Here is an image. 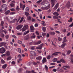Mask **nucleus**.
Listing matches in <instances>:
<instances>
[{
    "label": "nucleus",
    "mask_w": 73,
    "mask_h": 73,
    "mask_svg": "<svg viewBox=\"0 0 73 73\" xmlns=\"http://www.w3.org/2000/svg\"><path fill=\"white\" fill-rule=\"evenodd\" d=\"M1 10L2 11H4V12H5L7 10V6L6 4H4L1 7Z\"/></svg>",
    "instance_id": "nucleus-1"
},
{
    "label": "nucleus",
    "mask_w": 73,
    "mask_h": 73,
    "mask_svg": "<svg viewBox=\"0 0 73 73\" xmlns=\"http://www.w3.org/2000/svg\"><path fill=\"white\" fill-rule=\"evenodd\" d=\"M5 52H6V50L4 47H3L0 48V53H1L3 54V53H4Z\"/></svg>",
    "instance_id": "nucleus-2"
},
{
    "label": "nucleus",
    "mask_w": 73,
    "mask_h": 73,
    "mask_svg": "<svg viewBox=\"0 0 73 73\" xmlns=\"http://www.w3.org/2000/svg\"><path fill=\"white\" fill-rule=\"evenodd\" d=\"M28 28V26L27 25H25L23 27L22 29V32H24Z\"/></svg>",
    "instance_id": "nucleus-3"
},
{
    "label": "nucleus",
    "mask_w": 73,
    "mask_h": 73,
    "mask_svg": "<svg viewBox=\"0 0 73 73\" xmlns=\"http://www.w3.org/2000/svg\"><path fill=\"white\" fill-rule=\"evenodd\" d=\"M3 46L6 48V49H8V46L7 45L6 42H3L2 43Z\"/></svg>",
    "instance_id": "nucleus-4"
},
{
    "label": "nucleus",
    "mask_w": 73,
    "mask_h": 73,
    "mask_svg": "<svg viewBox=\"0 0 73 73\" xmlns=\"http://www.w3.org/2000/svg\"><path fill=\"white\" fill-rule=\"evenodd\" d=\"M43 45L44 44L42 43L39 46L37 47L36 48L38 49H42V47L43 46Z\"/></svg>",
    "instance_id": "nucleus-5"
},
{
    "label": "nucleus",
    "mask_w": 73,
    "mask_h": 73,
    "mask_svg": "<svg viewBox=\"0 0 73 73\" xmlns=\"http://www.w3.org/2000/svg\"><path fill=\"white\" fill-rule=\"evenodd\" d=\"M20 8H23L22 9L23 10H24V9L25 8V5H23L21 4V3H20Z\"/></svg>",
    "instance_id": "nucleus-6"
},
{
    "label": "nucleus",
    "mask_w": 73,
    "mask_h": 73,
    "mask_svg": "<svg viewBox=\"0 0 73 73\" xmlns=\"http://www.w3.org/2000/svg\"><path fill=\"white\" fill-rule=\"evenodd\" d=\"M29 38H30L29 37V35H27L25 36L24 39L25 40H28Z\"/></svg>",
    "instance_id": "nucleus-7"
},
{
    "label": "nucleus",
    "mask_w": 73,
    "mask_h": 73,
    "mask_svg": "<svg viewBox=\"0 0 73 73\" xmlns=\"http://www.w3.org/2000/svg\"><path fill=\"white\" fill-rule=\"evenodd\" d=\"M30 54L32 56H35V55L36 54L35 52L33 51H31L30 52Z\"/></svg>",
    "instance_id": "nucleus-8"
},
{
    "label": "nucleus",
    "mask_w": 73,
    "mask_h": 73,
    "mask_svg": "<svg viewBox=\"0 0 73 73\" xmlns=\"http://www.w3.org/2000/svg\"><path fill=\"white\" fill-rule=\"evenodd\" d=\"M41 43V41H38L36 43L35 42H34V45H39V44H40Z\"/></svg>",
    "instance_id": "nucleus-9"
},
{
    "label": "nucleus",
    "mask_w": 73,
    "mask_h": 73,
    "mask_svg": "<svg viewBox=\"0 0 73 73\" xmlns=\"http://www.w3.org/2000/svg\"><path fill=\"white\" fill-rule=\"evenodd\" d=\"M23 25H18V26H17V27H16L17 29V30H18L19 29H21V28L23 27Z\"/></svg>",
    "instance_id": "nucleus-10"
},
{
    "label": "nucleus",
    "mask_w": 73,
    "mask_h": 73,
    "mask_svg": "<svg viewBox=\"0 0 73 73\" xmlns=\"http://www.w3.org/2000/svg\"><path fill=\"white\" fill-rule=\"evenodd\" d=\"M66 7H67V8H70V2L69 1H68L67 4L66 5Z\"/></svg>",
    "instance_id": "nucleus-11"
},
{
    "label": "nucleus",
    "mask_w": 73,
    "mask_h": 73,
    "mask_svg": "<svg viewBox=\"0 0 73 73\" xmlns=\"http://www.w3.org/2000/svg\"><path fill=\"white\" fill-rule=\"evenodd\" d=\"M5 54L6 56H10V52L9 51H7L5 53Z\"/></svg>",
    "instance_id": "nucleus-12"
},
{
    "label": "nucleus",
    "mask_w": 73,
    "mask_h": 73,
    "mask_svg": "<svg viewBox=\"0 0 73 73\" xmlns=\"http://www.w3.org/2000/svg\"><path fill=\"white\" fill-rule=\"evenodd\" d=\"M12 58V57L11 56H10L7 58L6 60L7 61H9V60H11Z\"/></svg>",
    "instance_id": "nucleus-13"
},
{
    "label": "nucleus",
    "mask_w": 73,
    "mask_h": 73,
    "mask_svg": "<svg viewBox=\"0 0 73 73\" xmlns=\"http://www.w3.org/2000/svg\"><path fill=\"white\" fill-rule=\"evenodd\" d=\"M55 1H53V2L52 3V2H51V4H52V7H53L54 6V3H56L57 2V1L56 0H55Z\"/></svg>",
    "instance_id": "nucleus-14"
},
{
    "label": "nucleus",
    "mask_w": 73,
    "mask_h": 73,
    "mask_svg": "<svg viewBox=\"0 0 73 73\" xmlns=\"http://www.w3.org/2000/svg\"><path fill=\"white\" fill-rule=\"evenodd\" d=\"M58 7V3H57L54 7V10H56Z\"/></svg>",
    "instance_id": "nucleus-15"
},
{
    "label": "nucleus",
    "mask_w": 73,
    "mask_h": 73,
    "mask_svg": "<svg viewBox=\"0 0 73 73\" xmlns=\"http://www.w3.org/2000/svg\"><path fill=\"white\" fill-rule=\"evenodd\" d=\"M42 59V57L41 56H38L36 58V60H40Z\"/></svg>",
    "instance_id": "nucleus-16"
},
{
    "label": "nucleus",
    "mask_w": 73,
    "mask_h": 73,
    "mask_svg": "<svg viewBox=\"0 0 73 73\" xmlns=\"http://www.w3.org/2000/svg\"><path fill=\"white\" fill-rule=\"evenodd\" d=\"M41 9L42 10H48V8L46 7H41Z\"/></svg>",
    "instance_id": "nucleus-17"
},
{
    "label": "nucleus",
    "mask_w": 73,
    "mask_h": 73,
    "mask_svg": "<svg viewBox=\"0 0 73 73\" xmlns=\"http://www.w3.org/2000/svg\"><path fill=\"white\" fill-rule=\"evenodd\" d=\"M31 31H34L35 30V28L33 26H31L30 27Z\"/></svg>",
    "instance_id": "nucleus-18"
},
{
    "label": "nucleus",
    "mask_w": 73,
    "mask_h": 73,
    "mask_svg": "<svg viewBox=\"0 0 73 73\" xmlns=\"http://www.w3.org/2000/svg\"><path fill=\"white\" fill-rule=\"evenodd\" d=\"M42 61L43 64H44L45 62H46V58H43Z\"/></svg>",
    "instance_id": "nucleus-19"
},
{
    "label": "nucleus",
    "mask_w": 73,
    "mask_h": 73,
    "mask_svg": "<svg viewBox=\"0 0 73 73\" xmlns=\"http://www.w3.org/2000/svg\"><path fill=\"white\" fill-rule=\"evenodd\" d=\"M25 15L27 17H28V16H30V14H29V13L27 12H25Z\"/></svg>",
    "instance_id": "nucleus-20"
},
{
    "label": "nucleus",
    "mask_w": 73,
    "mask_h": 73,
    "mask_svg": "<svg viewBox=\"0 0 73 73\" xmlns=\"http://www.w3.org/2000/svg\"><path fill=\"white\" fill-rule=\"evenodd\" d=\"M60 62H62L63 63H65L66 62V61L64 60V59H62L60 60Z\"/></svg>",
    "instance_id": "nucleus-21"
},
{
    "label": "nucleus",
    "mask_w": 73,
    "mask_h": 73,
    "mask_svg": "<svg viewBox=\"0 0 73 73\" xmlns=\"http://www.w3.org/2000/svg\"><path fill=\"white\" fill-rule=\"evenodd\" d=\"M66 37L65 36L63 38V41L62 42V43H64V42H66Z\"/></svg>",
    "instance_id": "nucleus-22"
},
{
    "label": "nucleus",
    "mask_w": 73,
    "mask_h": 73,
    "mask_svg": "<svg viewBox=\"0 0 73 73\" xmlns=\"http://www.w3.org/2000/svg\"><path fill=\"white\" fill-rule=\"evenodd\" d=\"M29 33V31L28 30L27 31H25L24 33H23V35H27V34H28V33Z\"/></svg>",
    "instance_id": "nucleus-23"
},
{
    "label": "nucleus",
    "mask_w": 73,
    "mask_h": 73,
    "mask_svg": "<svg viewBox=\"0 0 73 73\" xmlns=\"http://www.w3.org/2000/svg\"><path fill=\"white\" fill-rule=\"evenodd\" d=\"M35 37H36V35H35V34L33 33V35L31 36V38H35Z\"/></svg>",
    "instance_id": "nucleus-24"
},
{
    "label": "nucleus",
    "mask_w": 73,
    "mask_h": 73,
    "mask_svg": "<svg viewBox=\"0 0 73 73\" xmlns=\"http://www.w3.org/2000/svg\"><path fill=\"white\" fill-rule=\"evenodd\" d=\"M27 20L29 21H31V17L30 16L28 17L27 18Z\"/></svg>",
    "instance_id": "nucleus-25"
},
{
    "label": "nucleus",
    "mask_w": 73,
    "mask_h": 73,
    "mask_svg": "<svg viewBox=\"0 0 73 73\" xmlns=\"http://www.w3.org/2000/svg\"><path fill=\"white\" fill-rule=\"evenodd\" d=\"M10 13V11L9 10H7L6 12L5 13V15H8L9 13Z\"/></svg>",
    "instance_id": "nucleus-26"
},
{
    "label": "nucleus",
    "mask_w": 73,
    "mask_h": 73,
    "mask_svg": "<svg viewBox=\"0 0 73 73\" xmlns=\"http://www.w3.org/2000/svg\"><path fill=\"white\" fill-rule=\"evenodd\" d=\"M65 45H66V44L65 43H64L63 44L61 45V47L62 48H64L65 47Z\"/></svg>",
    "instance_id": "nucleus-27"
},
{
    "label": "nucleus",
    "mask_w": 73,
    "mask_h": 73,
    "mask_svg": "<svg viewBox=\"0 0 73 73\" xmlns=\"http://www.w3.org/2000/svg\"><path fill=\"white\" fill-rule=\"evenodd\" d=\"M10 6L11 7V8H13V7H14L15 6V4L13 3H12L10 4Z\"/></svg>",
    "instance_id": "nucleus-28"
},
{
    "label": "nucleus",
    "mask_w": 73,
    "mask_h": 73,
    "mask_svg": "<svg viewBox=\"0 0 73 73\" xmlns=\"http://www.w3.org/2000/svg\"><path fill=\"white\" fill-rule=\"evenodd\" d=\"M53 15H56V16H58L59 15V14H58V13L57 12H55L53 13Z\"/></svg>",
    "instance_id": "nucleus-29"
},
{
    "label": "nucleus",
    "mask_w": 73,
    "mask_h": 73,
    "mask_svg": "<svg viewBox=\"0 0 73 73\" xmlns=\"http://www.w3.org/2000/svg\"><path fill=\"white\" fill-rule=\"evenodd\" d=\"M17 19H14L13 21H11L12 23H15L17 21Z\"/></svg>",
    "instance_id": "nucleus-30"
},
{
    "label": "nucleus",
    "mask_w": 73,
    "mask_h": 73,
    "mask_svg": "<svg viewBox=\"0 0 73 73\" xmlns=\"http://www.w3.org/2000/svg\"><path fill=\"white\" fill-rule=\"evenodd\" d=\"M7 64H5L4 65L2 66V68H3V69H5L6 68H7Z\"/></svg>",
    "instance_id": "nucleus-31"
},
{
    "label": "nucleus",
    "mask_w": 73,
    "mask_h": 73,
    "mask_svg": "<svg viewBox=\"0 0 73 73\" xmlns=\"http://www.w3.org/2000/svg\"><path fill=\"white\" fill-rule=\"evenodd\" d=\"M52 61L53 62H57V58H54L52 60Z\"/></svg>",
    "instance_id": "nucleus-32"
},
{
    "label": "nucleus",
    "mask_w": 73,
    "mask_h": 73,
    "mask_svg": "<svg viewBox=\"0 0 73 73\" xmlns=\"http://www.w3.org/2000/svg\"><path fill=\"white\" fill-rule=\"evenodd\" d=\"M1 25L2 27H3V25H4V21H1Z\"/></svg>",
    "instance_id": "nucleus-33"
},
{
    "label": "nucleus",
    "mask_w": 73,
    "mask_h": 73,
    "mask_svg": "<svg viewBox=\"0 0 73 73\" xmlns=\"http://www.w3.org/2000/svg\"><path fill=\"white\" fill-rule=\"evenodd\" d=\"M70 62L71 63H72V64H73V58H70Z\"/></svg>",
    "instance_id": "nucleus-34"
},
{
    "label": "nucleus",
    "mask_w": 73,
    "mask_h": 73,
    "mask_svg": "<svg viewBox=\"0 0 73 73\" xmlns=\"http://www.w3.org/2000/svg\"><path fill=\"white\" fill-rule=\"evenodd\" d=\"M23 20H24V18L22 17L20 21H19V23H22V21H23Z\"/></svg>",
    "instance_id": "nucleus-35"
},
{
    "label": "nucleus",
    "mask_w": 73,
    "mask_h": 73,
    "mask_svg": "<svg viewBox=\"0 0 73 73\" xmlns=\"http://www.w3.org/2000/svg\"><path fill=\"white\" fill-rule=\"evenodd\" d=\"M1 61L2 64H5V61L3 59L1 60Z\"/></svg>",
    "instance_id": "nucleus-36"
},
{
    "label": "nucleus",
    "mask_w": 73,
    "mask_h": 73,
    "mask_svg": "<svg viewBox=\"0 0 73 73\" xmlns=\"http://www.w3.org/2000/svg\"><path fill=\"white\" fill-rule=\"evenodd\" d=\"M42 31L43 32H45L46 31V27H42Z\"/></svg>",
    "instance_id": "nucleus-37"
},
{
    "label": "nucleus",
    "mask_w": 73,
    "mask_h": 73,
    "mask_svg": "<svg viewBox=\"0 0 73 73\" xmlns=\"http://www.w3.org/2000/svg\"><path fill=\"white\" fill-rule=\"evenodd\" d=\"M42 1V0H39L36 2V3L37 4H39V3H41Z\"/></svg>",
    "instance_id": "nucleus-38"
},
{
    "label": "nucleus",
    "mask_w": 73,
    "mask_h": 73,
    "mask_svg": "<svg viewBox=\"0 0 73 73\" xmlns=\"http://www.w3.org/2000/svg\"><path fill=\"white\" fill-rule=\"evenodd\" d=\"M50 58H51V56H50V55H48L47 57V58L48 60H49V59H50Z\"/></svg>",
    "instance_id": "nucleus-39"
},
{
    "label": "nucleus",
    "mask_w": 73,
    "mask_h": 73,
    "mask_svg": "<svg viewBox=\"0 0 73 73\" xmlns=\"http://www.w3.org/2000/svg\"><path fill=\"white\" fill-rule=\"evenodd\" d=\"M22 70H23L22 69L20 68L18 71V73H20V72H21Z\"/></svg>",
    "instance_id": "nucleus-40"
},
{
    "label": "nucleus",
    "mask_w": 73,
    "mask_h": 73,
    "mask_svg": "<svg viewBox=\"0 0 73 73\" xmlns=\"http://www.w3.org/2000/svg\"><path fill=\"white\" fill-rule=\"evenodd\" d=\"M26 11L27 12L29 11V9L28 7H26Z\"/></svg>",
    "instance_id": "nucleus-41"
},
{
    "label": "nucleus",
    "mask_w": 73,
    "mask_h": 73,
    "mask_svg": "<svg viewBox=\"0 0 73 73\" xmlns=\"http://www.w3.org/2000/svg\"><path fill=\"white\" fill-rule=\"evenodd\" d=\"M70 20L68 21V22H72V21H73V19H72V17L70 18Z\"/></svg>",
    "instance_id": "nucleus-42"
},
{
    "label": "nucleus",
    "mask_w": 73,
    "mask_h": 73,
    "mask_svg": "<svg viewBox=\"0 0 73 73\" xmlns=\"http://www.w3.org/2000/svg\"><path fill=\"white\" fill-rule=\"evenodd\" d=\"M32 64L31 63H30V62H29L27 63V66H29V65H31V64Z\"/></svg>",
    "instance_id": "nucleus-43"
},
{
    "label": "nucleus",
    "mask_w": 73,
    "mask_h": 73,
    "mask_svg": "<svg viewBox=\"0 0 73 73\" xmlns=\"http://www.w3.org/2000/svg\"><path fill=\"white\" fill-rule=\"evenodd\" d=\"M58 40L59 41H61L62 40V38H60L59 37H58Z\"/></svg>",
    "instance_id": "nucleus-44"
},
{
    "label": "nucleus",
    "mask_w": 73,
    "mask_h": 73,
    "mask_svg": "<svg viewBox=\"0 0 73 73\" xmlns=\"http://www.w3.org/2000/svg\"><path fill=\"white\" fill-rule=\"evenodd\" d=\"M41 24L42 25H43L44 27H45L46 25V24L45 23H41Z\"/></svg>",
    "instance_id": "nucleus-45"
},
{
    "label": "nucleus",
    "mask_w": 73,
    "mask_h": 73,
    "mask_svg": "<svg viewBox=\"0 0 73 73\" xmlns=\"http://www.w3.org/2000/svg\"><path fill=\"white\" fill-rule=\"evenodd\" d=\"M53 18L55 19H58V17H56V16H54Z\"/></svg>",
    "instance_id": "nucleus-46"
},
{
    "label": "nucleus",
    "mask_w": 73,
    "mask_h": 73,
    "mask_svg": "<svg viewBox=\"0 0 73 73\" xmlns=\"http://www.w3.org/2000/svg\"><path fill=\"white\" fill-rule=\"evenodd\" d=\"M3 31L4 32L5 34H6V33H7V31H6V29H4L3 30Z\"/></svg>",
    "instance_id": "nucleus-47"
},
{
    "label": "nucleus",
    "mask_w": 73,
    "mask_h": 73,
    "mask_svg": "<svg viewBox=\"0 0 73 73\" xmlns=\"http://www.w3.org/2000/svg\"><path fill=\"white\" fill-rule=\"evenodd\" d=\"M18 51L19 53H21V49L20 48H18Z\"/></svg>",
    "instance_id": "nucleus-48"
},
{
    "label": "nucleus",
    "mask_w": 73,
    "mask_h": 73,
    "mask_svg": "<svg viewBox=\"0 0 73 73\" xmlns=\"http://www.w3.org/2000/svg\"><path fill=\"white\" fill-rule=\"evenodd\" d=\"M31 49L32 50H35V47L34 46H32L31 48Z\"/></svg>",
    "instance_id": "nucleus-49"
},
{
    "label": "nucleus",
    "mask_w": 73,
    "mask_h": 73,
    "mask_svg": "<svg viewBox=\"0 0 73 73\" xmlns=\"http://www.w3.org/2000/svg\"><path fill=\"white\" fill-rule=\"evenodd\" d=\"M63 67H64L65 68H70L69 66H63Z\"/></svg>",
    "instance_id": "nucleus-50"
},
{
    "label": "nucleus",
    "mask_w": 73,
    "mask_h": 73,
    "mask_svg": "<svg viewBox=\"0 0 73 73\" xmlns=\"http://www.w3.org/2000/svg\"><path fill=\"white\" fill-rule=\"evenodd\" d=\"M10 10L11 11H13V12H14V11H15V10L14 8L11 9Z\"/></svg>",
    "instance_id": "nucleus-51"
},
{
    "label": "nucleus",
    "mask_w": 73,
    "mask_h": 73,
    "mask_svg": "<svg viewBox=\"0 0 73 73\" xmlns=\"http://www.w3.org/2000/svg\"><path fill=\"white\" fill-rule=\"evenodd\" d=\"M1 37H3L5 36V35L4 34H2L1 35Z\"/></svg>",
    "instance_id": "nucleus-52"
},
{
    "label": "nucleus",
    "mask_w": 73,
    "mask_h": 73,
    "mask_svg": "<svg viewBox=\"0 0 73 73\" xmlns=\"http://www.w3.org/2000/svg\"><path fill=\"white\" fill-rule=\"evenodd\" d=\"M35 33L38 36H39V35H40V34H39V33H38V31H36L35 32Z\"/></svg>",
    "instance_id": "nucleus-53"
},
{
    "label": "nucleus",
    "mask_w": 73,
    "mask_h": 73,
    "mask_svg": "<svg viewBox=\"0 0 73 73\" xmlns=\"http://www.w3.org/2000/svg\"><path fill=\"white\" fill-rule=\"evenodd\" d=\"M5 37L6 38V39H8V38H9V35H6L5 36Z\"/></svg>",
    "instance_id": "nucleus-54"
},
{
    "label": "nucleus",
    "mask_w": 73,
    "mask_h": 73,
    "mask_svg": "<svg viewBox=\"0 0 73 73\" xmlns=\"http://www.w3.org/2000/svg\"><path fill=\"white\" fill-rule=\"evenodd\" d=\"M18 42L19 44H22V41H21V40H18Z\"/></svg>",
    "instance_id": "nucleus-55"
},
{
    "label": "nucleus",
    "mask_w": 73,
    "mask_h": 73,
    "mask_svg": "<svg viewBox=\"0 0 73 73\" xmlns=\"http://www.w3.org/2000/svg\"><path fill=\"white\" fill-rule=\"evenodd\" d=\"M46 33H42V35L43 37H44V36H45V35H46Z\"/></svg>",
    "instance_id": "nucleus-56"
},
{
    "label": "nucleus",
    "mask_w": 73,
    "mask_h": 73,
    "mask_svg": "<svg viewBox=\"0 0 73 73\" xmlns=\"http://www.w3.org/2000/svg\"><path fill=\"white\" fill-rule=\"evenodd\" d=\"M22 60V59H21V58H19V60L18 61V63H19V62H20V61H21Z\"/></svg>",
    "instance_id": "nucleus-57"
},
{
    "label": "nucleus",
    "mask_w": 73,
    "mask_h": 73,
    "mask_svg": "<svg viewBox=\"0 0 73 73\" xmlns=\"http://www.w3.org/2000/svg\"><path fill=\"white\" fill-rule=\"evenodd\" d=\"M70 53H71V51L70 50H68L67 52V54H69Z\"/></svg>",
    "instance_id": "nucleus-58"
},
{
    "label": "nucleus",
    "mask_w": 73,
    "mask_h": 73,
    "mask_svg": "<svg viewBox=\"0 0 73 73\" xmlns=\"http://www.w3.org/2000/svg\"><path fill=\"white\" fill-rule=\"evenodd\" d=\"M15 12H12V13H10V15H15Z\"/></svg>",
    "instance_id": "nucleus-59"
},
{
    "label": "nucleus",
    "mask_w": 73,
    "mask_h": 73,
    "mask_svg": "<svg viewBox=\"0 0 73 73\" xmlns=\"http://www.w3.org/2000/svg\"><path fill=\"white\" fill-rule=\"evenodd\" d=\"M33 65H37V63H36L35 62H33Z\"/></svg>",
    "instance_id": "nucleus-60"
},
{
    "label": "nucleus",
    "mask_w": 73,
    "mask_h": 73,
    "mask_svg": "<svg viewBox=\"0 0 73 73\" xmlns=\"http://www.w3.org/2000/svg\"><path fill=\"white\" fill-rule=\"evenodd\" d=\"M35 27H38V24L37 23H36L35 25Z\"/></svg>",
    "instance_id": "nucleus-61"
},
{
    "label": "nucleus",
    "mask_w": 73,
    "mask_h": 73,
    "mask_svg": "<svg viewBox=\"0 0 73 73\" xmlns=\"http://www.w3.org/2000/svg\"><path fill=\"white\" fill-rule=\"evenodd\" d=\"M3 46V42L0 43V47Z\"/></svg>",
    "instance_id": "nucleus-62"
},
{
    "label": "nucleus",
    "mask_w": 73,
    "mask_h": 73,
    "mask_svg": "<svg viewBox=\"0 0 73 73\" xmlns=\"http://www.w3.org/2000/svg\"><path fill=\"white\" fill-rule=\"evenodd\" d=\"M70 58H73V55L72 54H71L70 55Z\"/></svg>",
    "instance_id": "nucleus-63"
},
{
    "label": "nucleus",
    "mask_w": 73,
    "mask_h": 73,
    "mask_svg": "<svg viewBox=\"0 0 73 73\" xmlns=\"http://www.w3.org/2000/svg\"><path fill=\"white\" fill-rule=\"evenodd\" d=\"M37 73L36 72H35L34 70H33L32 71H31V73Z\"/></svg>",
    "instance_id": "nucleus-64"
}]
</instances>
